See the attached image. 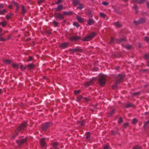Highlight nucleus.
Returning <instances> with one entry per match:
<instances>
[{
	"mask_svg": "<svg viewBox=\"0 0 149 149\" xmlns=\"http://www.w3.org/2000/svg\"><path fill=\"white\" fill-rule=\"evenodd\" d=\"M27 123L24 122L18 127L15 130V134H13L11 136L12 139H14L16 136L18 135V133L21 130L25 129L27 127Z\"/></svg>",
	"mask_w": 149,
	"mask_h": 149,
	"instance_id": "obj_1",
	"label": "nucleus"
},
{
	"mask_svg": "<svg viewBox=\"0 0 149 149\" xmlns=\"http://www.w3.org/2000/svg\"><path fill=\"white\" fill-rule=\"evenodd\" d=\"M98 82L101 86H104L106 82V80L105 77L103 76H100L98 79Z\"/></svg>",
	"mask_w": 149,
	"mask_h": 149,
	"instance_id": "obj_2",
	"label": "nucleus"
},
{
	"mask_svg": "<svg viewBox=\"0 0 149 149\" xmlns=\"http://www.w3.org/2000/svg\"><path fill=\"white\" fill-rule=\"evenodd\" d=\"M54 17L57 19L61 20L64 18V16L63 14L60 13H55L54 14Z\"/></svg>",
	"mask_w": 149,
	"mask_h": 149,
	"instance_id": "obj_3",
	"label": "nucleus"
},
{
	"mask_svg": "<svg viewBox=\"0 0 149 149\" xmlns=\"http://www.w3.org/2000/svg\"><path fill=\"white\" fill-rule=\"evenodd\" d=\"M95 34V33H92L90 35L83 38L82 40V41H89L93 38Z\"/></svg>",
	"mask_w": 149,
	"mask_h": 149,
	"instance_id": "obj_4",
	"label": "nucleus"
},
{
	"mask_svg": "<svg viewBox=\"0 0 149 149\" xmlns=\"http://www.w3.org/2000/svg\"><path fill=\"white\" fill-rule=\"evenodd\" d=\"M123 75L121 74H118L116 78V82L119 83L123 80Z\"/></svg>",
	"mask_w": 149,
	"mask_h": 149,
	"instance_id": "obj_5",
	"label": "nucleus"
},
{
	"mask_svg": "<svg viewBox=\"0 0 149 149\" xmlns=\"http://www.w3.org/2000/svg\"><path fill=\"white\" fill-rule=\"evenodd\" d=\"M50 123L49 122L44 124L41 127L42 130L43 131L47 130L50 127Z\"/></svg>",
	"mask_w": 149,
	"mask_h": 149,
	"instance_id": "obj_6",
	"label": "nucleus"
},
{
	"mask_svg": "<svg viewBox=\"0 0 149 149\" xmlns=\"http://www.w3.org/2000/svg\"><path fill=\"white\" fill-rule=\"evenodd\" d=\"M26 138H25L22 139L17 140L16 142L20 146L22 145L24 143L26 142Z\"/></svg>",
	"mask_w": 149,
	"mask_h": 149,
	"instance_id": "obj_7",
	"label": "nucleus"
},
{
	"mask_svg": "<svg viewBox=\"0 0 149 149\" xmlns=\"http://www.w3.org/2000/svg\"><path fill=\"white\" fill-rule=\"evenodd\" d=\"M80 37L77 36H71L69 38V40L72 41H76L80 39Z\"/></svg>",
	"mask_w": 149,
	"mask_h": 149,
	"instance_id": "obj_8",
	"label": "nucleus"
},
{
	"mask_svg": "<svg viewBox=\"0 0 149 149\" xmlns=\"http://www.w3.org/2000/svg\"><path fill=\"white\" fill-rule=\"evenodd\" d=\"M95 23V21L94 20L91 18H90L88 19L87 23V25H88L90 26L93 24H94Z\"/></svg>",
	"mask_w": 149,
	"mask_h": 149,
	"instance_id": "obj_9",
	"label": "nucleus"
},
{
	"mask_svg": "<svg viewBox=\"0 0 149 149\" xmlns=\"http://www.w3.org/2000/svg\"><path fill=\"white\" fill-rule=\"evenodd\" d=\"M68 45V44L67 42H65L61 43L60 45L59 46L63 48H65L67 47Z\"/></svg>",
	"mask_w": 149,
	"mask_h": 149,
	"instance_id": "obj_10",
	"label": "nucleus"
},
{
	"mask_svg": "<svg viewBox=\"0 0 149 149\" xmlns=\"http://www.w3.org/2000/svg\"><path fill=\"white\" fill-rule=\"evenodd\" d=\"M72 2L74 6H76L80 3L79 0H72Z\"/></svg>",
	"mask_w": 149,
	"mask_h": 149,
	"instance_id": "obj_11",
	"label": "nucleus"
},
{
	"mask_svg": "<svg viewBox=\"0 0 149 149\" xmlns=\"http://www.w3.org/2000/svg\"><path fill=\"white\" fill-rule=\"evenodd\" d=\"M63 9V6L62 5H59L55 8L56 11H59Z\"/></svg>",
	"mask_w": 149,
	"mask_h": 149,
	"instance_id": "obj_12",
	"label": "nucleus"
},
{
	"mask_svg": "<svg viewBox=\"0 0 149 149\" xmlns=\"http://www.w3.org/2000/svg\"><path fill=\"white\" fill-rule=\"evenodd\" d=\"M45 138L42 139L40 140V143L41 146H44L45 145Z\"/></svg>",
	"mask_w": 149,
	"mask_h": 149,
	"instance_id": "obj_13",
	"label": "nucleus"
},
{
	"mask_svg": "<svg viewBox=\"0 0 149 149\" xmlns=\"http://www.w3.org/2000/svg\"><path fill=\"white\" fill-rule=\"evenodd\" d=\"M63 15H71L72 14V11H70L69 12L64 11L63 12Z\"/></svg>",
	"mask_w": 149,
	"mask_h": 149,
	"instance_id": "obj_14",
	"label": "nucleus"
},
{
	"mask_svg": "<svg viewBox=\"0 0 149 149\" xmlns=\"http://www.w3.org/2000/svg\"><path fill=\"white\" fill-rule=\"evenodd\" d=\"M34 67L33 65L31 63L29 64L27 66L28 69L29 70H30L33 69L34 68Z\"/></svg>",
	"mask_w": 149,
	"mask_h": 149,
	"instance_id": "obj_15",
	"label": "nucleus"
},
{
	"mask_svg": "<svg viewBox=\"0 0 149 149\" xmlns=\"http://www.w3.org/2000/svg\"><path fill=\"white\" fill-rule=\"evenodd\" d=\"M115 113V110L114 109L112 110L109 113H108V116L109 117H111Z\"/></svg>",
	"mask_w": 149,
	"mask_h": 149,
	"instance_id": "obj_16",
	"label": "nucleus"
},
{
	"mask_svg": "<svg viewBox=\"0 0 149 149\" xmlns=\"http://www.w3.org/2000/svg\"><path fill=\"white\" fill-rule=\"evenodd\" d=\"M59 143H58L54 142L53 144V146L54 149H59L57 147Z\"/></svg>",
	"mask_w": 149,
	"mask_h": 149,
	"instance_id": "obj_17",
	"label": "nucleus"
},
{
	"mask_svg": "<svg viewBox=\"0 0 149 149\" xmlns=\"http://www.w3.org/2000/svg\"><path fill=\"white\" fill-rule=\"evenodd\" d=\"M77 19L79 22L82 23L84 22V20L83 19L81 18L79 16H77Z\"/></svg>",
	"mask_w": 149,
	"mask_h": 149,
	"instance_id": "obj_18",
	"label": "nucleus"
},
{
	"mask_svg": "<svg viewBox=\"0 0 149 149\" xmlns=\"http://www.w3.org/2000/svg\"><path fill=\"white\" fill-rule=\"evenodd\" d=\"M114 25L116 26L119 28H121L122 27V25L119 22H117L115 23Z\"/></svg>",
	"mask_w": 149,
	"mask_h": 149,
	"instance_id": "obj_19",
	"label": "nucleus"
},
{
	"mask_svg": "<svg viewBox=\"0 0 149 149\" xmlns=\"http://www.w3.org/2000/svg\"><path fill=\"white\" fill-rule=\"evenodd\" d=\"M139 20L140 24L144 23L146 22V20L144 18H141Z\"/></svg>",
	"mask_w": 149,
	"mask_h": 149,
	"instance_id": "obj_20",
	"label": "nucleus"
},
{
	"mask_svg": "<svg viewBox=\"0 0 149 149\" xmlns=\"http://www.w3.org/2000/svg\"><path fill=\"white\" fill-rule=\"evenodd\" d=\"M26 12V10L25 9V7L23 6H22V13L24 14Z\"/></svg>",
	"mask_w": 149,
	"mask_h": 149,
	"instance_id": "obj_21",
	"label": "nucleus"
},
{
	"mask_svg": "<svg viewBox=\"0 0 149 149\" xmlns=\"http://www.w3.org/2000/svg\"><path fill=\"white\" fill-rule=\"evenodd\" d=\"M12 15V14L11 13H10L6 15V19L8 20L11 17Z\"/></svg>",
	"mask_w": 149,
	"mask_h": 149,
	"instance_id": "obj_22",
	"label": "nucleus"
},
{
	"mask_svg": "<svg viewBox=\"0 0 149 149\" xmlns=\"http://www.w3.org/2000/svg\"><path fill=\"white\" fill-rule=\"evenodd\" d=\"M90 136V132H87L86 134V139L87 140H89V137Z\"/></svg>",
	"mask_w": 149,
	"mask_h": 149,
	"instance_id": "obj_23",
	"label": "nucleus"
},
{
	"mask_svg": "<svg viewBox=\"0 0 149 149\" xmlns=\"http://www.w3.org/2000/svg\"><path fill=\"white\" fill-rule=\"evenodd\" d=\"M93 81H90L86 82L85 84V86H88L89 85L92 84L93 83Z\"/></svg>",
	"mask_w": 149,
	"mask_h": 149,
	"instance_id": "obj_24",
	"label": "nucleus"
},
{
	"mask_svg": "<svg viewBox=\"0 0 149 149\" xmlns=\"http://www.w3.org/2000/svg\"><path fill=\"white\" fill-rule=\"evenodd\" d=\"M12 65L13 67L14 68H18V66L16 63H12Z\"/></svg>",
	"mask_w": 149,
	"mask_h": 149,
	"instance_id": "obj_25",
	"label": "nucleus"
},
{
	"mask_svg": "<svg viewBox=\"0 0 149 149\" xmlns=\"http://www.w3.org/2000/svg\"><path fill=\"white\" fill-rule=\"evenodd\" d=\"M3 61L4 62L8 64H9L11 63V61L10 60L5 59L3 60Z\"/></svg>",
	"mask_w": 149,
	"mask_h": 149,
	"instance_id": "obj_26",
	"label": "nucleus"
},
{
	"mask_svg": "<svg viewBox=\"0 0 149 149\" xmlns=\"http://www.w3.org/2000/svg\"><path fill=\"white\" fill-rule=\"evenodd\" d=\"M84 8L83 5L82 4H79V6H78L77 8L78 9L81 10Z\"/></svg>",
	"mask_w": 149,
	"mask_h": 149,
	"instance_id": "obj_27",
	"label": "nucleus"
},
{
	"mask_svg": "<svg viewBox=\"0 0 149 149\" xmlns=\"http://www.w3.org/2000/svg\"><path fill=\"white\" fill-rule=\"evenodd\" d=\"M1 24L2 25L3 27H4L6 26L7 23L6 21L4 20L3 22H2L1 23Z\"/></svg>",
	"mask_w": 149,
	"mask_h": 149,
	"instance_id": "obj_28",
	"label": "nucleus"
},
{
	"mask_svg": "<svg viewBox=\"0 0 149 149\" xmlns=\"http://www.w3.org/2000/svg\"><path fill=\"white\" fill-rule=\"evenodd\" d=\"M134 10L136 11L135 13L137 14V13L138 10V8L137 7V5H135L134 6Z\"/></svg>",
	"mask_w": 149,
	"mask_h": 149,
	"instance_id": "obj_29",
	"label": "nucleus"
},
{
	"mask_svg": "<svg viewBox=\"0 0 149 149\" xmlns=\"http://www.w3.org/2000/svg\"><path fill=\"white\" fill-rule=\"evenodd\" d=\"M126 41V39L125 38H121L119 40V42H122Z\"/></svg>",
	"mask_w": 149,
	"mask_h": 149,
	"instance_id": "obj_30",
	"label": "nucleus"
},
{
	"mask_svg": "<svg viewBox=\"0 0 149 149\" xmlns=\"http://www.w3.org/2000/svg\"><path fill=\"white\" fill-rule=\"evenodd\" d=\"M133 106V104H132L131 103H129L127 104L126 106H125V107L126 108H129L132 107Z\"/></svg>",
	"mask_w": 149,
	"mask_h": 149,
	"instance_id": "obj_31",
	"label": "nucleus"
},
{
	"mask_svg": "<svg viewBox=\"0 0 149 149\" xmlns=\"http://www.w3.org/2000/svg\"><path fill=\"white\" fill-rule=\"evenodd\" d=\"M144 58L146 60H149V54H146L144 56Z\"/></svg>",
	"mask_w": 149,
	"mask_h": 149,
	"instance_id": "obj_32",
	"label": "nucleus"
},
{
	"mask_svg": "<svg viewBox=\"0 0 149 149\" xmlns=\"http://www.w3.org/2000/svg\"><path fill=\"white\" fill-rule=\"evenodd\" d=\"M7 11V10L6 9H4L2 10H1V15H3L4 14V13H6Z\"/></svg>",
	"mask_w": 149,
	"mask_h": 149,
	"instance_id": "obj_33",
	"label": "nucleus"
},
{
	"mask_svg": "<svg viewBox=\"0 0 149 149\" xmlns=\"http://www.w3.org/2000/svg\"><path fill=\"white\" fill-rule=\"evenodd\" d=\"M140 92L138 91L132 94L133 96H137L140 94Z\"/></svg>",
	"mask_w": 149,
	"mask_h": 149,
	"instance_id": "obj_34",
	"label": "nucleus"
},
{
	"mask_svg": "<svg viewBox=\"0 0 149 149\" xmlns=\"http://www.w3.org/2000/svg\"><path fill=\"white\" fill-rule=\"evenodd\" d=\"M119 83H117L116 81V83L114 84V85L113 86L112 88L113 89H116L117 87V84Z\"/></svg>",
	"mask_w": 149,
	"mask_h": 149,
	"instance_id": "obj_35",
	"label": "nucleus"
},
{
	"mask_svg": "<svg viewBox=\"0 0 149 149\" xmlns=\"http://www.w3.org/2000/svg\"><path fill=\"white\" fill-rule=\"evenodd\" d=\"M72 51L73 52H77V51H79L80 52L81 51V50L80 49H72Z\"/></svg>",
	"mask_w": 149,
	"mask_h": 149,
	"instance_id": "obj_36",
	"label": "nucleus"
},
{
	"mask_svg": "<svg viewBox=\"0 0 149 149\" xmlns=\"http://www.w3.org/2000/svg\"><path fill=\"white\" fill-rule=\"evenodd\" d=\"M134 23L136 25H137L140 24L139 20L138 21L134 20Z\"/></svg>",
	"mask_w": 149,
	"mask_h": 149,
	"instance_id": "obj_37",
	"label": "nucleus"
},
{
	"mask_svg": "<svg viewBox=\"0 0 149 149\" xmlns=\"http://www.w3.org/2000/svg\"><path fill=\"white\" fill-rule=\"evenodd\" d=\"M73 25L74 26H76L77 28H78L79 26V24L77 22H74L73 23Z\"/></svg>",
	"mask_w": 149,
	"mask_h": 149,
	"instance_id": "obj_38",
	"label": "nucleus"
},
{
	"mask_svg": "<svg viewBox=\"0 0 149 149\" xmlns=\"http://www.w3.org/2000/svg\"><path fill=\"white\" fill-rule=\"evenodd\" d=\"M52 23L55 25V27H56L58 26V23L55 21H54Z\"/></svg>",
	"mask_w": 149,
	"mask_h": 149,
	"instance_id": "obj_39",
	"label": "nucleus"
},
{
	"mask_svg": "<svg viewBox=\"0 0 149 149\" xmlns=\"http://www.w3.org/2000/svg\"><path fill=\"white\" fill-rule=\"evenodd\" d=\"M145 1V0H139L138 3L141 4L144 3Z\"/></svg>",
	"mask_w": 149,
	"mask_h": 149,
	"instance_id": "obj_40",
	"label": "nucleus"
},
{
	"mask_svg": "<svg viewBox=\"0 0 149 149\" xmlns=\"http://www.w3.org/2000/svg\"><path fill=\"white\" fill-rule=\"evenodd\" d=\"M132 46L130 45H128L125 46V47L127 49H129L131 48Z\"/></svg>",
	"mask_w": 149,
	"mask_h": 149,
	"instance_id": "obj_41",
	"label": "nucleus"
},
{
	"mask_svg": "<svg viewBox=\"0 0 149 149\" xmlns=\"http://www.w3.org/2000/svg\"><path fill=\"white\" fill-rule=\"evenodd\" d=\"M44 1V0H40L38 1V3L40 5Z\"/></svg>",
	"mask_w": 149,
	"mask_h": 149,
	"instance_id": "obj_42",
	"label": "nucleus"
},
{
	"mask_svg": "<svg viewBox=\"0 0 149 149\" xmlns=\"http://www.w3.org/2000/svg\"><path fill=\"white\" fill-rule=\"evenodd\" d=\"M141 147L140 146H136L134 147L133 149H141Z\"/></svg>",
	"mask_w": 149,
	"mask_h": 149,
	"instance_id": "obj_43",
	"label": "nucleus"
},
{
	"mask_svg": "<svg viewBox=\"0 0 149 149\" xmlns=\"http://www.w3.org/2000/svg\"><path fill=\"white\" fill-rule=\"evenodd\" d=\"M12 3L14 6H16V7L17 6H19L18 3H17L15 2V1L13 2Z\"/></svg>",
	"mask_w": 149,
	"mask_h": 149,
	"instance_id": "obj_44",
	"label": "nucleus"
},
{
	"mask_svg": "<svg viewBox=\"0 0 149 149\" xmlns=\"http://www.w3.org/2000/svg\"><path fill=\"white\" fill-rule=\"evenodd\" d=\"M84 101L86 102H88L89 100V99L86 97H84Z\"/></svg>",
	"mask_w": 149,
	"mask_h": 149,
	"instance_id": "obj_45",
	"label": "nucleus"
},
{
	"mask_svg": "<svg viewBox=\"0 0 149 149\" xmlns=\"http://www.w3.org/2000/svg\"><path fill=\"white\" fill-rule=\"evenodd\" d=\"M102 4L104 5V6H106L107 5L109 4L106 1H103L102 3Z\"/></svg>",
	"mask_w": 149,
	"mask_h": 149,
	"instance_id": "obj_46",
	"label": "nucleus"
},
{
	"mask_svg": "<svg viewBox=\"0 0 149 149\" xmlns=\"http://www.w3.org/2000/svg\"><path fill=\"white\" fill-rule=\"evenodd\" d=\"M137 121V120L136 118H134L133 120L132 123L133 124H135L136 122Z\"/></svg>",
	"mask_w": 149,
	"mask_h": 149,
	"instance_id": "obj_47",
	"label": "nucleus"
},
{
	"mask_svg": "<svg viewBox=\"0 0 149 149\" xmlns=\"http://www.w3.org/2000/svg\"><path fill=\"white\" fill-rule=\"evenodd\" d=\"M80 92V90H76L74 92V93L75 94H77L79 93Z\"/></svg>",
	"mask_w": 149,
	"mask_h": 149,
	"instance_id": "obj_48",
	"label": "nucleus"
},
{
	"mask_svg": "<svg viewBox=\"0 0 149 149\" xmlns=\"http://www.w3.org/2000/svg\"><path fill=\"white\" fill-rule=\"evenodd\" d=\"M145 40L147 42H149V37H145Z\"/></svg>",
	"mask_w": 149,
	"mask_h": 149,
	"instance_id": "obj_49",
	"label": "nucleus"
},
{
	"mask_svg": "<svg viewBox=\"0 0 149 149\" xmlns=\"http://www.w3.org/2000/svg\"><path fill=\"white\" fill-rule=\"evenodd\" d=\"M82 97L81 95H79L77 98L78 101H79L82 98Z\"/></svg>",
	"mask_w": 149,
	"mask_h": 149,
	"instance_id": "obj_50",
	"label": "nucleus"
},
{
	"mask_svg": "<svg viewBox=\"0 0 149 149\" xmlns=\"http://www.w3.org/2000/svg\"><path fill=\"white\" fill-rule=\"evenodd\" d=\"M129 125V123H125L123 125V127L124 128H125L127 126Z\"/></svg>",
	"mask_w": 149,
	"mask_h": 149,
	"instance_id": "obj_51",
	"label": "nucleus"
},
{
	"mask_svg": "<svg viewBox=\"0 0 149 149\" xmlns=\"http://www.w3.org/2000/svg\"><path fill=\"white\" fill-rule=\"evenodd\" d=\"M123 122V119L122 117H120L119 118V121H118V123H120L122 122Z\"/></svg>",
	"mask_w": 149,
	"mask_h": 149,
	"instance_id": "obj_52",
	"label": "nucleus"
},
{
	"mask_svg": "<svg viewBox=\"0 0 149 149\" xmlns=\"http://www.w3.org/2000/svg\"><path fill=\"white\" fill-rule=\"evenodd\" d=\"M132 2L134 3H138L139 0H132Z\"/></svg>",
	"mask_w": 149,
	"mask_h": 149,
	"instance_id": "obj_53",
	"label": "nucleus"
},
{
	"mask_svg": "<svg viewBox=\"0 0 149 149\" xmlns=\"http://www.w3.org/2000/svg\"><path fill=\"white\" fill-rule=\"evenodd\" d=\"M103 149H109V147L107 145H105L103 147Z\"/></svg>",
	"mask_w": 149,
	"mask_h": 149,
	"instance_id": "obj_54",
	"label": "nucleus"
},
{
	"mask_svg": "<svg viewBox=\"0 0 149 149\" xmlns=\"http://www.w3.org/2000/svg\"><path fill=\"white\" fill-rule=\"evenodd\" d=\"M114 41V38L113 37H111L110 42V44L113 43Z\"/></svg>",
	"mask_w": 149,
	"mask_h": 149,
	"instance_id": "obj_55",
	"label": "nucleus"
},
{
	"mask_svg": "<svg viewBox=\"0 0 149 149\" xmlns=\"http://www.w3.org/2000/svg\"><path fill=\"white\" fill-rule=\"evenodd\" d=\"M61 0H58V1L57 2H56L55 3L56 4H58L61 3Z\"/></svg>",
	"mask_w": 149,
	"mask_h": 149,
	"instance_id": "obj_56",
	"label": "nucleus"
},
{
	"mask_svg": "<svg viewBox=\"0 0 149 149\" xmlns=\"http://www.w3.org/2000/svg\"><path fill=\"white\" fill-rule=\"evenodd\" d=\"M101 17H104L106 15L102 13H101L100 15Z\"/></svg>",
	"mask_w": 149,
	"mask_h": 149,
	"instance_id": "obj_57",
	"label": "nucleus"
},
{
	"mask_svg": "<svg viewBox=\"0 0 149 149\" xmlns=\"http://www.w3.org/2000/svg\"><path fill=\"white\" fill-rule=\"evenodd\" d=\"M79 124L81 126H83L84 125V121H82L79 122Z\"/></svg>",
	"mask_w": 149,
	"mask_h": 149,
	"instance_id": "obj_58",
	"label": "nucleus"
},
{
	"mask_svg": "<svg viewBox=\"0 0 149 149\" xmlns=\"http://www.w3.org/2000/svg\"><path fill=\"white\" fill-rule=\"evenodd\" d=\"M19 6H17L16 7V10H15L16 13H17V11H18V10H19Z\"/></svg>",
	"mask_w": 149,
	"mask_h": 149,
	"instance_id": "obj_59",
	"label": "nucleus"
},
{
	"mask_svg": "<svg viewBox=\"0 0 149 149\" xmlns=\"http://www.w3.org/2000/svg\"><path fill=\"white\" fill-rule=\"evenodd\" d=\"M20 68L22 70H24L25 69L26 67H24L23 66V65H22L20 66Z\"/></svg>",
	"mask_w": 149,
	"mask_h": 149,
	"instance_id": "obj_60",
	"label": "nucleus"
},
{
	"mask_svg": "<svg viewBox=\"0 0 149 149\" xmlns=\"http://www.w3.org/2000/svg\"><path fill=\"white\" fill-rule=\"evenodd\" d=\"M32 59V57L31 56H29V59L27 60V61H31Z\"/></svg>",
	"mask_w": 149,
	"mask_h": 149,
	"instance_id": "obj_61",
	"label": "nucleus"
},
{
	"mask_svg": "<svg viewBox=\"0 0 149 149\" xmlns=\"http://www.w3.org/2000/svg\"><path fill=\"white\" fill-rule=\"evenodd\" d=\"M149 123V120L145 123L144 126H146Z\"/></svg>",
	"mask_w": 149,
	"mask_h": 149,
	"instance_id": "obj_62",
	"label": "nucleus"
},
{
	"mask_svg": "<svg viewBox=\"0 0 149 149\" xmlns=\"http://www.w3.org/2000/svg\"><path fill=\"white\" fill-rule=\"evenodd\" d=\"M5 40V39L2 38L1 37V41H4Z\"/></svg>",
	"mask_w": 149,
	"mask_h": 149,
	"instance_id": "obj_63",
	"label": "nucleus"
},
{
	"mask_svg": "<svg viewBox=\"0 0 149 149\" xmlns=\"http://www.w3.org/2000/svg\"><path fill=\"white\" fill-rule=\"evenodd\" d=\"M111 134L113 135H115L116 134V132H113V131H112L111 132Z\"/></svg>",
	"mask_w": 149,
	"mask_h": 149,
	"instance_id": "obj_64",
	"label": "nucleus"
}]
</instances>
